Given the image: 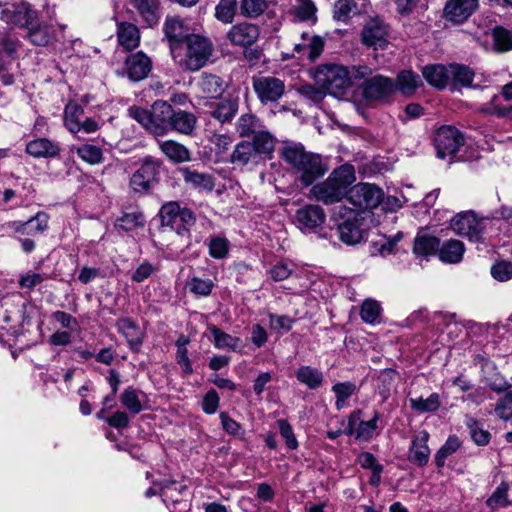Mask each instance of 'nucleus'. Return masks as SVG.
<instances>
[{"label":"nucleus","instance_id":"1","mask_svg":"<svg viewBox=\"0 0 512 512\" xmlns=\"http://www.w3.org/2000/svg\"><path fill=\"white\" fill-rule=\"evenodd\" d=\"M281 157L291 167L296 179L306 187L312 185L328 171L322 157L306 151L301 144L285 145L281 150Z\"/></svg>","mask_w":512,"mask_h":512},{"label":"nucleus","instance_id":"2","mask_svg":"<svg viewBox=\"0 0 512 512\" xmlns=\"http://www.w3.org/2000/svg\"><path fill=\"white\" fill-rule=\"evenodd\" d=\"M355 181L353 166L345 164L332 171L329 177L310 190V195L325 205L333 204L347 197V187Z\"/></svg>","mask_w":512,"mask_h":512},{"label":"nucleus","instance_id":"3","mask_svg":"<svg viewBox=\"0 0 512 512\" xmlns=\"http://www.w3.org/2000/svg\"><path fill=\"white\" fill-rule=\"evenodd\" d=\"M212 52L213 45L210 40L194 34L172 55V58L181 69L196 72L207 64Z\"/></svg>","mask_w":512,"mask_h":512},{"label":"nucleus","instance_id":"4","mask_svg":"<svg viewBox=\"0 0 512 512\" xmlns=\"http://www.w3.org/2000/svg\"><path fill=\"white\" fill-rule=\"evenodd\" d=\"M128 115L151 134L164 136L170 132V115H173V108L166 101L158 100L154 102L151 110L131 106Z\"/></svg>","mask_w":512,"mask_h":512},{"label":"nucleus","instance_id":"5","mask_svg":"<svg viewBox=\"0 0 512 512\" xmlns=\"http://www.w3.org/2000/svg\"><path fill=\"white\" fill-rule=\"evenodd\" d=\"M314 80L327 93L335 95L349 87V71L342 65H321L314 73Z\"/></svg>","mask_w":512,"mask_h":512},{"label":"nucleus","instance_id":"6","mask_svg":"<svg viewBox=\"0 0 512 512\" xmlns=\"http://www.w3.org/2000/svg\"><path fill=\"white\" fill-rule=\"evenodd\" d=\"M159 215L162 226L170 228L179 235L187 232L196 223L195 214L188 208H181L177 202L164 204Z\"/></svg>","mask_w":512,"mask_h":512},{"label":"nucleus","instance_id":"7","mask_svg":"<svg viewBox=\"0 0 512 512\" xmlns=\"http://www.w3.org/2000/svg\"><path fill=\"white\" fill-rule=\"evenodd\" d=\"M380 187L369 183H358L347 191V201L356 209L376 208L383 199Z\"/></svg>","mask_w":512,"mask_h":512},{"label":"nucleus","instance_id":"8","mask_svg":"<svg viewBox=\"0 0 512 512\" xmlns=\"http://www.w3.org/2000/svg\"><path fill=\"white\" fill-rule=\"evenodd\" d=\"M463 144L462 133L452 126H442L435 133L434 145L441 159L454 156Z\"/></svg>","mask_w":512,"mask_h":512},{"label":"nucleus","instance_id":"9","mask_svg":"<svg viewBox=\"0 0 512 512\" xmlns=\"http://www.w3.org/2000/svg\"><path fill=\"white\" fill-rule=\"evenodd\" d=\"M163 33L168 42L171 56L188 41L195 33L186 21L178 17H167L163 25Z\"/></svg>","mask_w":512,"mask_h":512},{"label":"nucleus","instance_id":"10","mask_svg":"<svg viewBox=\"0 0 512 512\" xmlns=\"http://www.w3.org/2000/svg\"><path fill=\"white\" fill-rule=\"evenodd\" d=\"M160 163L147 157L143 160L139 169H137L130 178V187L134 192L145 194L150 191L159 172Z\"/></svg>","mask_w":512,"mask_h":512},{"label":"nucleus","instance_id":"11","mask_svg":"<svg viewBox=\"0 0 512 512\" xmlns=\"http://www.w3.org/2000/svg\"><path fill=\"white\" fill-rule=\"evenodd\" d=\"M252 84L261 103L277 102L285 92L284 82L273 76L254 77Z\"/></svg>","mask_w":512,"mask_h":512},{"label":"nucleus","instance_id":"12","mask_svg":"<svg viewBox=\"0 0 512 512\" xmlns=\"http://www.w3.org/2000/svg\"><path fill=\"white\" fill-rule=\"evenodd\" d=\"M451 228L461 236L478 241L484 229V220L478 219L473 211L462 212L451 220Z\"/></svg>","mask_w":512,"mask_h":512},{"label":"nucleus","instance_id":"13","mask_svg":"<svg viewBox=\"0 0 512 512\" xmlns=\"http://www.w3.org/2000/svg\"><path fill=\"white\" fill-rule=\"evenodd\" d=\"M2 19L20 27L27 28L38 17L26 2H5L2 9Z\"/></svg>","mask_w":512,"mask_h":512},{"label":"nucleus","instance_id":"14","mask_svg":"<svg viewBox=\"0 0 512 512\" xmlns=\"http://www.w3.org/2000/svg\"><path fill=\"white\" fill-rule=\"evenodd\" d=\"M363 44L374 49H384L387 47L388 31L386 25L380 19L371 20L362 31Z\"/></svg>","mask_w":512,"mask_h":512},{"label":"nucleus","instance_id":"15","mask_svg":"<svg viewBox=\"0 0 512 512\" xmlns=\"http://www.w3.org/2000/svg\"><path fill=\"white\" fill-rule=\"evenodd\" d=\"M395 84L390 78L378 75L366 79L363 84V95L367 100H379L392 94Z\"/></svg>","mask_w":512,"mask_h":512},{"label":"nucleus","instance_id":"16","mask_svg":"<svg viewBox=\"0 0 512 512\" xmlns=\"http://www.w3.org/2000/svg\"><path fill=\"white\" fill-rule=\"evenodd\" d=\"M364 218L360 214L354 213L352 217L343 221L338 226L339 238L348 245L359 243L364 236Z\"/></svg>","mask_w":512,"mask_h":512},{"label":"nucleus","instance_id":"17","mask_svg":"<svg viewBox=\"0 0 512 512\" xmlns=\"http://www.w3.org/2000/svg\"><path fill=\"white\" fill-rule=\"evenodd\" d=\"M360 413L361 411H357L349 416L347 433L351 435L355 434L357 439L369 441L373 437L375 431L378 428L377 423L380 419V414L379 412L375 411L374 416L371 420L360 421L358 423V426L355 428V425L359 420Z\"/></svg>","mask_w":512,"mask_h":512},{"label":"nucleus","instance_id":"18","mask_svg":"<svg viewBox=\"0 0 512 512\" xmlns=\"http://www.w3.org/2000/svg\"><path fill=\"white\" fill-rule=\"evenodd\" d=\"M151 60L142 52L131 54L125 61V69L129 79L140 81L151 71Z\"/></svg>","mask_w":512,"mask_h":512},{"label":"nucleus","instance_id":"19","mask_svg":"<svg viewBox=\"0 0 512 512\" xmlns=\"http://www.w3.org/2000/svg\"><path fill=\"white\" fill-rule=\"evenodd\" d=\"M25 151L33 158H55L61 152L59 143L48 138H36L26 144Z\"/></svg>","mask_w":512,"mask_h":512},{"label":"nucleus","instance_id":"20","mask_svg":"<svg viewBox=\"0 0 512 512\" xmlns=\"http://www.w3.org/2000/svg\"><path fill=\"white\" fill-rule=\"evenodd\" d=\"M429 433L426 430L419 431L412 440L408 459L410 462L422 467L428 463L430 449L428 447Z\"/></svg>","mask_w":512,"mask_h":512},{"label":"nucleus","instance_id":"21","mask_svg":"<svg viewBox=\"0 0 512 512\" xmlns=\"http://www.w3.org/2000/svg\"><path fill=\"white\" fill-rule=\"evenodd\" d=\"M296 221L301 229L311 230L322 225L325 213L318 205H306L296 212Z\"/></svg>","mask_w":512,"mask_h":512},{"label":"nucleus","instance_id":"22","mask_svg":"<svg viewBox=\"0 0 512 512\" xmlns=\"http://www.w3.org/2000/svg\"><path fill=\"white\" fill-rule=\"evenodd\" d=\"M258 36V28L252 24L234 25L227 34L228 39L233 45L241 47L252 45Z\"/></svg>","mask_w":512,"mask_h":512},{"label":"nucleus","instance_id":"23","mask_svg":"<svg viewBox=\"0 0 512 512\" xmlns=\"http://www.w3.org/2000/svg\"><path fill=\"white\" fill-rule=\"evenodd\" d=\"M476 8L477 2H447L443 14L446 20L459 24L466 21Z\"/></svg>","mask_w":512,"mask_h":512},{"label":"nucleus","instance_id":"24","mask_svg":"<svg viewBox=\"0 0 512 512\" xmlns=\"http://www.w3.org/2000/svg\"><path fill=\"white\" fill-rule=\"evenodd\" d=\"M261 160L255 151V147L250 141H241L238 143L231 155V162L239 166L247 164H257Z\"/></svg>","mask_w":512,"mask_h":512},{"label":"nucleus","instance_id":"25","mask_svg":"<svg viewBox=\"0 0 512 512\" xmlns=\"http://www.w3.org/2000/svg\"><path fill=\"white\" fill-rule=\"evenodd\" d=\"M196 123L197 118L191 112L173 110V115H170V131L189 135L194 130Z\"/></svg>","mask_w":512,"mask_h":512},{"label":"nucleus","instance_id":"26","mask_svg":"<svg viewBox=\"0 0 512 512\" xmlns=\"http://www.w3.org/2000/svg\"><path fill=\"white\" fill-rule=\"evenodd\" d=\"M423 77L431 86L442 89L450 79L449 67L441 64L427 65L422 69Z\"/></svg>","mask_w":512,"mask_h":512},{"label":"nucleus","instance_id":"27","mask_svg":"<svg viewBox=\"0 0 512 512\" xmlns=\"http://www.w3.org/2000/svg\"><path fill=\"white\" fill-rule=\"evenodd\" d=\"M27 30L28 39L36 46L48 45L53 37L50 25L40 21L38 17L33 21V24L27 27Z\"/></svg>","mask_w":512,"mask_h":512},{"label":"nucleus","instance_id":"28","mask_svg":"<svg viewBox=\"0 0 512 512\" xmlns=\"http://www.w3.org/2000/svg\"><path fill=\"white\" fill-rule=\"evenodd\" d=\"M302 39V43L295 44L294 50L302 56H306L310 61H315L323 51V40L317 36L307 39L306 34H302Z\"/></svg>","mask_w":512,"mask_h":512},{"label":"nucleus","instance_id":"29","mask_svg":"<svg viewBox=\"0 0 512 512\" xmlns=\"http://www.w3.org/2000/svg\"><path fill=\"white\" fill-rule=\"evenodd\" d=\"M183 179L192 187L208 192H211L215 186L214 178L210 174L200 173L189 168L183 170Z\"/></svg>","mask_w":512,"mask_h":512},{"label":"nucleus","instance_id":"30","mask_svg":"<svg viewBox=\"0 0 512 512\" xmlns=\"http://www.w3.org/2000/svg\"><path fill=\"white\" fill-rule=\"evenodd\" d=\"M250 142L261 159L270 158L276 144L275 138L263 128L253 136Z\"/></svg>","mask_w":512,"mask_h":512},{"label":"nucleus","instance_id":"31","mask_svg":"<svg viewBox=\"0 0 512 512\" xmlns=\"http://www.w3.org/2000/svg\"><path fill=\"white\" fill-rule=\"evenodd\" d=\"M422 86L420 76L412 70H403L397 75L395 89H398L404 95H412Z\"/></svg>","mask_w":512,"mask_h":512},{"label":"nucleus","instance_id":"32","mask_svg":"<svg viewBox=\"0 0 512 512\" xmlns=\"http://www.w3.org/2000/svg\"><path fill=\"white\" fill-rule=\"evenodd\" d=\"M159 148L169 160L175 163H182L190 160L189 150L178 142L172 140L162 141L159 142Z\"/></svg>","mask_w":512,"mask_h":512},{"label":"nucleus","instance_id":"33","mask_svg":"<svg viewBox=\"0 0 512 512\" xmlns=\"http://www.w3.org/2000/svg\"><path fill=\"white\" fill-rule=\"evenodd\" d=\"M117 37L119 44L126 50H132L139 45V30L131 23H121L118 27Z\"/></svg>","mask_w":512,"mask_h":512},{"label":"nucleus","instance_id":"34","mask_svg":"<svg viewBox=\"0 0 512 512\" xmlns=\"http://www.w3.org/2000/svg\"><path fill=\"white\" fill-rule=\"evenodd\" d=\"M144 397L145 394L142 391L128 387L120 395V401L130 413L138 414L145 408Z\"/></svg>","mask_w":512,"mask_h":512},{"label":"nucleus","instance_id":"35","mask_svg":"<svg viewBox=\"0 0 512 512\" xmlns=\"http://www.w3.org/2000/svg\"><path fill=\"white\" fill-rule=\"evenodd\" d=\"M464 254V245L459 240H449L438 248V255L441 261L446 263L459 262Z\"/></svg>","mask_w":512,"mask_h":512},{"label":"nucleus","instance_id":"36","mask_svg":"<svg viewBox=\"0 0 512 512\" xmlns=\"http://www.w3.org/2000/svg\"><path fill=\"white\" fill-rule=\"evenodd\" d=\"M238 110L237 98H225L218 102L211 112L213 118L221 123L230 122Z\"/></svg>","mask_w":512,"mask_h":512},{"label":"nucleus","instance_id":"37","mask_svg":"<svg viewBox=\"0 0 512 512\" xmlns=\"http://www.w3.org/2000/svg\"><path fill=\"white\" fill-rule=\"evenodd\" d=\"M119 330L127 339V342L132 350H138L142 344V333L137 325L128 318L121 319L118 322Z\"/></svg>","mask_w":512,"mask_h":512},{"label":"nucleus","instance_id":"38","mask_svg":"<svg viewBox=\"0 0 512 512\" xmlns=\"http://www.w3.org/2000/svg\"><path fill=\"white\" fill-rule=\"evenodd\" d=\"M263 128L261 121L253 114H242L236 123V132L240 137L255 135Z\"/></svg>","mask_w":512,"mask_h":512},{"label":"nucleus","instance_id":"39","mask_svg":"<svg viewBox=\"0 0 512 512\" xmlns=\"http://www.w3.org/2000/svg\"><path fill=\"white\" fill-rule=\"evenodd\" d=\"M297 380L309 389H317L323 383V374L311 366H301L296 372Z\"/></svg>","mask_w":512,"mask_h":512},{"label":"nucleus","instance_id":"40","mask_svg":"<svg viewBox=\"0 0 512 512\" xmlns=\"http://www.w3.org/2000/svg\"><path fill=\"white\" fill-rule=\"evenodd\" d=\"M84 109L76 102H69L64 111V124L71 133L79 132V122L82 121Z\"/></svg>","mask_w":512,"mask_h":512},{"label":"nucleus","instance_id":"41","mask_svg":"<svg viewBox=\"0 0 512 512\" xmlns=\"http://www.w3.org/2000/svg\"><path fill=\"white\" fill-rule=\"evenodd\" d=\"M492 48L498 53H504L512 50V34L509 30L496 26L491 31Z\"/></svg>","mask_w":512,"mask_h":512},{"label":"nucleus","instance_id":"42","mask_svg":"<svg viewBox=\"0 0 512 512\" xmlns=\"http://www.w3.org/2000/svg\"><path fill=\"white\" fill-rule=\"evenodd\" d=\"M209 330L213 336V342L216 348L227 349L231 351H235L239 348L241 344L240 338L233 337L232 335L223 332L216 326H210Z\"/></svg>","mask_w":512,"mask_h":512},{"label":"nucleus","instance_id":"43","mask_svg":"<svg viewBox=\"0 0 512 512\" xmlns=\"http://www.w3.org/2000/svg\"><path fill=\"white\" fill-rule=\"evenodd\" d=\"M409 403L411 409L417 413L435 412L441 405L440 397L437 393H432L427 398H410Z\"/></svg>","mask_w":512,"mask_h":512},{"label":"nucleus","instance_id":"44","mask_svg":"<svg viewBox=\"0 0 512 512\" xmlns=\"http://www.w3.org/2000/svg\"><path fill=\"white\" fill-rule=\"evenodd\" d=\"M199 87L201 91L209 97L219 96L225 90L223 80L212 74L202 75L199 81Z\"/></svg>","mask_w":512,"mask_h":512},{"label":"nucleus","instance_id":"45","mask_svg":"<svg viewBox=\"0 0 512 512\" xmlns=\"http://www.w3.org/2000/svg\"><path fill=\"white\" fill-rule=\"evenodd\" d=\"M396 375L397 373L392 369H385L379 373L376 393L381 397L382 402L390 397Z\"/></svg>","mask_w":512,"mask_h":512},{"label":"nucleus","instance_id":"46","mask_svg":"<svg viewBox=\"0 0 512 512\" xmlns=\"http://www.w3.org/2000/svg\"><path fill=\"white\" fill-rule=\"evenodd\" d=\"M439 248V240L432 236H418L414 243V254L416 256L427 257L434 255Z\"/></svg>","mask_w":512,"mask_h":512},{"label":"nucleus","instance_id":"47","mask_svg":"<svg viewBox=\"0 0 512 512\" xmlns=\"http://www.w3.org/2000/svg\"><path fill=\"white\" fill-rule=\"evenodd\" d=\"M131 4L149 26L158 23L160 15L156 2H131Z\"/></svg>","mask_w":512,"mask_h":512},{"label":"nucleus","instance_id":"48","mask_svg":"<svg viewBox=\"0 0 512 512\" xmlns=\"http://www.w3.org/2000/svg\"><path fill=\"white\" fill-rule=\"evenodd\" d=\"M466 426L469 429L472 440L478 446H485L490 442L491 434L488 430L483 428V424L474 418L466 420Z\"/></svg>","mask_w":512,"mask_h":512},{"label":"nucleus","instance_id":"49","mask_svg":"<svg viewBox=\"0 0 512 512\" xmlns=\"http://www.w3.org/2000/svg\"><path fill=\"white\" fill-rule=\"evenodd\" d=\"M77 155L90 165H97L103 162V151L93 144H83L76 149Z\"/></svg>","mask_w":512,"mask_h":512},{"label":"nucleus","instance_id":"50","mask_svg":"<svg viewBox=\"0 0 512 512\" xmlns=\"http://www.w3.org/2000/svg\"><path fill=\"white\" fill-rule=\"evenodd\" d=\"M145 218L140 211H131L124 213L116 221V226L124 231H132L138 227L144 226Z\"/></svg>","mask_w":512,"mask_h":512},{"label":"nucleus","instance_id":"51","mask_svg":"<svg viewBox=\"0 0 512 512\" xmlns=\"http://www.w3.org/2000/svg\"><path fill=\"white\" fill-rule=\"evenodd\" d=\"M362 12L356 5V2H335L334 19L343 23H347L352 17Z\"/></svg>","mask_w":512,"mask_h":512},{"label":"nucleus","instance_id":"52","mask_svg":"<svg viewBox=\"0 0 512 512\" xmlns=\"http://www.w3.org/2000/svg\"><path fill=\"white\" fill-rule=\"evenodd\" d=\"M186 490L185 485H177L172 481H165L161 483L160 495L165 504L178 503L180 501V495Z\"/></svg>","mask_w":512,"mask_h":512},{"label":"nucleus","instance_id":"53","mask_svg":"<svg viewBox=\"0 0 512 512\" xmlns=\"http://www.w3.org/2000/svg\"><path fill=\"white\" fill-rule=\"evenodd\" d=\"M332 391L336 395V409L341 410L346 400L356 392V385L350 381L339 382L333 385Z\"/></svg>","mask_w":512,"mask_h":512},{"label":"nucleus","instance_id":"54","mask_svg":"<svg viewBox=\"0 0 512 512\" xmlns=\"http://www.w3.org/2000/svg\"><path fill=\"white\" fill-rule=\"evenodd\" d=\"M449 75L457 84L470 86L474 79L473 71L466 66L452 64L449 66Z\"/></svg>","mask_w":512,"mask_h":512},{"label":"nucleus","instance_id":"55","mask_svg":"<svg viewBox=\"0 0 512 512\" xmlns=\"http://www.w3.org/2000/svg\"><path fill=\"white\" fill-rule=\"evenodd\" d=\"M460 447V441L456 436H450L444 445L435 454V463L437 467L441 468L444 466L448 456L455 453Z\"/></svg>","mask_w":512,"mask_h":512},{"label":"nucleus","instance_id":"56","mask_svg":"<svg viewBox=\"0 0 512 512\" xmlns=\"http://www.w3.org/2000/svg\"><path fill=\"white\" fill-rule=\"evenodd\" d=\"M509 490V486L506 482H502L492 493V495L487 499L486 505L491 510H497L501 507H506L509 502L507 498V493Z\"/></svg>","mask_w":512,"mask_h":512},{"label":"nucleus","instance_id":"57","mask_svg":"<svg viewBox=\"0 0 512 512\" xmlns=\"http://www.w3.org/2000/svg\"><path fill=\"white\" fill-rule=\"evenodd\" d=\"M46 279L45 274L28 271L20 275L18 284L20 288L27 291H32L34 288L40 286Z\"/></svg>","mask_w":512,"mask_h":512},{"label":"nucleus","instance_id":"58","mask_svg":"<svg viewBox=\"0 0 512 512\" xmlns=\"http://www.w3.org/2000/svg\"><path fill=\"white\" fill-rule=\"evenodd\" d=\"M380 305L373 299H366L361 305V318L366 323H374L380 315Z\"/></svg>","mask_w":512,"mask_h":512},{"label":"nucleus","instance_id":"59","mask_svg":"<svg viewBox=\"0 0 512 512\" xmlns=\"http://www.w3.org/2000/svg\"><path fill=\"white\" fill-rule=\"evenodd\" d=\"M237 2H219L215 8L216 18L225 23H232L237 10Z\"/></svg>","mask_w":512,"mask_h":512},{"label":"nucleus","instance_id":"60","mask_svg":"<svg viewBox=\"0 0 512 512\" xmlns=\"http://www.w3.org/2000/svg\"><path fill=\"white\" fill-rule=\"evenodd\" d=\"M27 235H35L44 232L48 228V216L44 212H38L27 220Z\"/></svg>","mask_w":512,"mask_h":512},{"label":"nucleus","instance_id":"61","mask_svg":"<svg viewBox=\"0 0 512 512\" xmlns=\"http://www.w3.org/2000/svg\"><path fill=\"white\" fill-rule=\"evenodd\" d=\"M491 275L494 279L505 282L512 278V262L502 260L491 267Z\"/></svg>","mask_w":512,"mask_h":512},{"label":"nucleus","instance_id":"62","mask_svg":"<svg viewBox=\"0 0 512 512\" xmlns=\"http://www.w3.org/2000/svg\"><path fill=\"white\" fill-rule=\"evenodd\" d=\"M213 286L214 283L210 279L194 277L189 282L190 291L199 296H208L211 293Z\"/></svg>","mask_w":512,"mask_h":512},{"label":"nucleus","instance_id":"63","mask_svg":"<svg viewBox=\"0 0 512 512\" xmlns=\"http://www.w3.org/2000/svg\"><path fill=\"white\" fill-rule=\"evenodd\" d=\"M277 425L287 447L291 450H295L298 447V441L293 433L291 425L285 419H279L277 421Z\"/></svg>","mask_w":512,"mask_h":512},{"label":"nucleus","instance_id":"64","mask_svg":"<svg viewBox=\"0 0 512 512\" xmlns=\"http://www.w3.org/2000/svg\"><path fill=\"white\" fill-rule=\"evenodd\" d=\"M495 412L499 418L509 420L512 418V393H507L496 405Z\"/></svg>","mask_w":512,"mask_h":512}]
</instances>
